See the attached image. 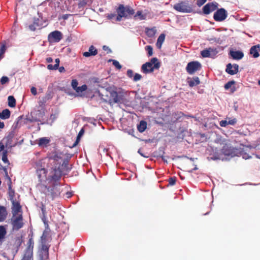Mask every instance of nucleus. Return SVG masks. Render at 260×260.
I'll use <instances>...</instances> for the list:
<instances>
[{"label": "nucleus", "mask_w": 260, "mask_h": 260, "mask_svg": "<svg viewBox=\"0 0 260 260\" xmlns=\"http://www.w3.org/2000/svg\"><path fill=\"white\" fill-rule=\"evenodd\" d=\"M176 178L175 177H171L168 180L169 185L172 186L175 184Z\"/></svg>", "instance_id": "37998d69"}, {"label": "nucleus", "mask_w": 260, "mask_h": 260, "mask_svg": "<svg viewBox=\"0 0 260 260\" xmlns=\"http://www.w3.org/2000/svg\"><path fill=\"white\" fill-rule=\"evenodd\" d=\"M30 91L34 95H36L37 94V89L35 87H32L30 88Z\"/></svg>", "instance_id": "6e6d98bb"}, {"label": "nucleus", "mask_w": 260, "mask_h": 260, "mask_svg": "<svg viewBox=\"0 0 260 260\" xmlns=\"http://www.w3.org/2000/svg\"><path fill=\"white\" fill-rule=\"evenodd\" d=\"M147 122L144 120H141L139 123L137 125L138 131L140 133L144 132L147 128Z\"/></svg>", "instance_id": "b1692460"}, {"label": "nucleus", "mask_w": 260, "mask_h": 260, "mask_svg": "<svg viewBox=\"0 0 260 260\" xmlns=\"http://www.w3.org/2000/svg\"><path fill=\"white\" fill-rule=\"evenodd\" d=\"M98 50L93 46L91 45L89 47L88 51L84 52L83 55L86 57L91 56H95L98 54Z\"/></svg>", "instance_id": "a211bd4d"}, {"label": "nucleus", "mask_w": 260, "mask_h": 260, "mask_svg": "<svg viewBox=\"0 0 260 260\" xmlns=\"http://www.w3.org/2000/svg\"><path fill=\"white\" fill-rule=\"evenodd\" d=\"M2 170L4 171L5 173V177L7 178H8V180H9V178H10V177L9 176L7 168L6 167H4Z\"/></svg>", "instance_id": "864d4df0"}, {"label": "nucleus", "mask_w": 260, "mask_h": 260, "mask_svg": "<svg viewBox=\"0 0 260 260\" xmlns=\"http://www.w3.org/2000/svg\"><path fill=\"white\" fill-rule=\"evenodd\" d=\"M230 55L234 59L239 60L242 59L244 56V54L240 51H231Z\"/></svg>", "instance_id": "aec40b11"}, {"label": "nucleus", "mask_w": 260, "mask_h": 260, "mask_svg": "<svg viewBox=\"0 0 260 260\" xmlns=\"http://www.w3.org/2000/svg\"><path fill=\"white\" fill-rule=\"evenodd\" d=\"M145 49L147 51L148 56L149 57L152 55V54H153V48H152V47L151 46H150V45L146 46V47H145Z\"/></svg>", "instance_id": "ea45409f"}, {"label": "nucleus", "mask_w": 260, "mask_h": 260, "mask_svg": "<svg viewBox=\"0 0 260 260\" xmlns=\"http://www.w3.org/2000/svg\"><path fill=\"white\" fill-rule=\"evenodd\" d=\"M55 64L53 66L51 64H49L47 66V69L50 70H57L59 67V58H56L55 60Z\"/></svg>", "instance_id": "c85d7f7f"}, {"label": "nucleus", "mask_w": 260, "mask_h": 260, "mask_svg": "<svg viewBox=\"0 0 260 260\" xmlns=\"http://www.w3.org/2000/svg\"><path fill=\"white\" fill-rule=\"evenodd\" d=\"M188 85L190 87H193L199 85L200 81L198 77H194L191 80L188 81Z\"/></svg>", "instance_id": "a878e982"}, {"label": "nucleus", "mask_w": 260, "mask_h": 260, "mask_svg": "<svg viewBox=\"0 0 260 260\" xmlns=\"http://www.w3.org/2000/svg\"><path fill=\"white\" fill-rule=\"evenodd\" d=\"M201 54L203 57H211V54L209 48L204 49L201 51Z\"/></svg>", "instance_id": "72a5a7b5"}, {"label": "nucleus", "mask_w": 260, "mask_h": 260, "mask_svg": "<svg viewBox=\"0 0 260 260\" xmlns=\"http://www.w3.org/2000/svg\"><path fill=\"white\" fill-rule=\"evenodd\" d=\"M138 153H139L141 156H143V157H147V156H146L144 155L142 153V152H141V149H139V150H138Z\"/></svg>", "instance_id": "338daca9"}, {"label": "nucleus", "mask_w": 260, "mask_h": 260, "mask_svg": "<svg viewBox=\"0 0 260 260\" xmlns=\"http://www.w3.org/2000/svg\"><path fill=\"white\" fill-rule=\"evenodd\" d=\"M116 15L115 14H114V13H111V14H109L107 16V18L109 19H113L114 18L116 17Z\"/></svg>", "instance_id": "4d7b16f0"}, {"label": "nucleus", "mask_w": 260, "mask_h": 260, "mask_svg": "<svg viewBox=\"0 0 260 260\" xmlns=\"http://www.w3.org/2000/svg\"><path fill=\"white\" fill-rule=\"evenodd\" d=\"M134 17L135 18H136L137 17H139L140 20H142L145 19L146 16L143 14L142 11H138L134 16Z\"/></svg>", "instance_id": "c9c22d12"}, {"label": "nucleus", "mask_w": 260, "mask_h": 260, "mask_svg": "<svg viewBox=\"0 0 260 260\" xmlns=\"http://www.w3.org/2000/svg\"><path fill=\"white\" fill-rule=\"evenodd\" d=\"M47 167L49 169V175L48 178L49 186L42 185L41 191L48 198L53 200L60 194L57 182L60 180L64 172H69L72 167L69 166V158H63L61 153H53L48 157Z\"/></svg>", "instance_id": "f257e3e1"}, {"label": "nucleus", "mask_w": 260, "mask_h": 260, "mask_svg": "<svg viewBox=\"0 0 260 260\" xmlns=\"http://www.w3.org/2000/svg\"><path fill=\"white\" fill-rule=\"evenodd\" d=\"M8 216L7 208L3 206L0 205V222L4 221Z\"/></svg>", "instance_id": "412c9836"}, {"label": "nucleus", "mask_w": 260, "mask_h": 260, "mask_svg": "<svg viewBox=\"0 0 260 260\" xmlns=\"http://www.w3.org/2000/svg\"><path fill=\"white\" fill-rule=\"evenodd\" d=\"M37 25V24L36 23H34V24L29 25V28L32 31H35L36 29Z\"/></svg>", "instance_id": "603ef678"}, {"label": "nucleus", "mask_w": 260, "mask_h": 260, "mask_svg": "<svg viewBox=\"0 0 260 260\" xmlns=\"http://www.w3.org/2000/svg\"><path fill=\"white\" fill-rule=\"evenodd\" d=\"M18 195V200L13 201L11 202L12 204V215H17L20 213L22 214V206L20 205L19 196Z\"/></svg>", "instance_id": "6e6552de"}, {"label": "nucleus", "mask_w": 260, "mask_h": 260, "mask_svg": "<svg viewBox=\"0 0 260 260\" xmlns=\"http://www.w3.org/2000/svg\"><path fill=\"white\" fill-rule=\"evenodd\" d=\"M8 106L10 107L14 108L16 106V100L13 96L10 95L8 98Z\"/></svg>", "instance_id": "c756f323"}, {"label": "nucleus", "mask_w": 260, "mask_h": 260, "mask_svg": "<svg viewBox=\"0 0 260 260\" xmlns=\"http://www.w3.org/2000/svg\"><path fill=\"white\" fill-rule=\"evenodd\" d=\"M27 248L24 252L33 255L34 241L32 237L29 239L27 243Z\"/></svg>", "instance_id": "f3484780"}, {"label": "nucleus", "mask_w": 260, "mask_h": 260, "mask_svg": "<svg viewBox=\"0 0 260 260\" xmlns=\"http://www.w3.org/2000/svg\"><path fill=\"white\" fill-rule=\"evenodd\" d=\"M25 120L26 121H29V122H32L33 121H40V120H39V119H38L37 118H35L34 120H32V119H28V118H26Z\"/></svg>", "instance_id": "bf43d9fd"}, {"label": "nucleus", "mask_w": 260, "mask_h": 260, "mask_svg": "<svg viewBox=\"0 0 260 260\" xmlns=\"http://www.w3.org/2000/svg\"><path fill=\"white\" fill-rule=\"evenodd\" d=\"M9 79L7 76H3L1 79L0 82L2 85L9 83Z\"/></svg>", "instance_id": "79ce46f5"}, {"label": "nucleus", "mask_w": 260, "mask_h": 260, "mask_svg": "<svg viewBox=\"0 0 260 260\" xmlns=\"http://www.w3.org/2000/svg\"><path fill=\"white\" fill-rule=\"evenodd\" d=\"M84 133V129L82 128L78 133V135L77 137L76 141L75 144H74V146H75L76 145V144H77L78 143L81 137L83 135Z\"/></svg>", "instance_id": "e433bc0d"}, {"label": "nucleus", "mask_w": 260, "mask_h": 260, "mask_svg": "<svg viewBox=\"0 0 260 260\" xmlns=\"http://www.w3.org/2000/svg\"><path fill=\"white\" fill-rule=\"evenodd\" d=\"M7 231L5 227L3 225H0V241H2L5 237Z\"/></svg>", "instance_id": "7c9ffc66"}, {"label": "nucleus", "mask_w": 260, "mask_h": 260, "mask_svg": "<svg viewBox=\"0 0 260 260\" xmlns=\"http://www.w3.org/2000/svg\"><path fill=\"white\" fill-rule=\"evenodd\" d=\"M10 222L13 231H18L22 228L24 224L22 214L12 215Z\"/></svg>", "instance_id": "20e7f679"}, {"label": "nucleus", "mask_w": 260, "mask_h": 260, "mask_svg": "<svg viewBox=\"0 0 260 260\" xmlns=\"http://www.w3.org/2000/svg\"><path fill=\"white\" fill-rule=\"evenodd\" d=\"M206 1L207 0H197V5L199 7H201L206 2Z\"/></svg>", "instance_id": "09e8293b"}, {"label": "nucleus", "mask_w": 260, "mask_h": 260, "mask_svg": "<svg viewBox=\"0 0 260 260\" xmlns=\"http://www.w3.org/2000/svg\"><path fill=\"white\" fill-rule=\"evenodd\" d=\"M38 144L40 147H46L50 142V139L47 137H43L38 140Z\"/></svg>", "instance_id": "5701e85b"}, {"label": "nucleus", "mask_w": 260, "mask_h": 260, "mask_svg": "<svg viewBox=\"0 0 260 260\" xmlns=\"http://www.w3.org/2000/svg\"><path fill=\"white\" fill-rule=\"evenodd\" d=\"M219 124H220V125L221 127H225L228 125H229L227 120H221V121H220V123H219Z\"/></svg>", "instance_id": "8fccbe9b"}, {"label": "nucleus", "mask_w": 260, "mask_h": 260, "mask_svg": "<svg viewBox=\"0 0 260 260\" xmlns=\"http://www.w3.org/2000/svg\"><path fill=\"white\" fill-rule=\"evenodd\" d=\"M142 76L138 73H136L135 76H134L133 81L135 82H137L138 81H139L141 79Z\"/></svg>", "instance_id": "de8ad7c7"}, {"label": "nucleus", "mask_w": 260, "mask_h": 260, "mask_svg": "<svg viewBox=\"0 0 260 260\" xmlns=\"http://www.w3.org/2000/svg\"><path fill=\"white\" fill-rule=\"evenodd\" d=\"M46 100H47V98L46 97H44L42 99V101H41L40 102V103H42V104H44L45 103H46Z\"/></svg>", "instance_id": "69168bd1"}, {"label": "nucleus", "mask_w": 260, "mask_h": 260, "mask_svg": "<svg viewBox=\"0 0 260 260\" xmlns=\"http://www.w3.org/2000/svg\"><path fill=\"white\" fill-rule=\"evenodd\" d=\"M103 49L104 50L107 51L108 53L111 52V49L108 46H104Z\"/></svg>", "instance_id": "13d9d810"}, {"label": "nucleus", "mask_w": 260, "mask_h": 260, "mask_svg": "<svg viewBox=\"0 0 260 260\" xmlns=\"http://www.w3.org/2000/svg\"><path fill=\"white\" fill-rule=\"evenodd\" d=\"M46 61L47 62H51L53 61V59L51 57H47L46 58Z\"/></svg>", "instance_id": "e2e57ef3"}, {"label": "nucleus", "mask_w": 260, "mask_h": 260, "mask_svg": "<svg viewBox=\"0 0 260 260\" xmlns=\"http://www.w3.org/2000/svg\"><path fill=\"white\" fill-rule=\"evenodd\" d=\"M49 246L46 244L45 241H42L40 250V256L42 260H45L49 257Z\"/></svg>", "instance_id": "f8f14e48"}, {"label": "nucleus", "mask_w": 260, "mask_h": 260, "mask_svg": "<svg viewBox=\"0 0 260 260\" xmlns=\"http://www.w3.org/2000/svg\"><path fill=\"white\" fill-rule=\"evenodd\" d=\"M87 88V86L86 85L84 84L82 85L81 86L78 87L77 89L76 90V91L78 93L82 92V91H85Z\"/></svg>", "instance_id": "58836bf2"}, {"label": "nucleus", "mask_w": 260, "mask_h": 260, "mask_svg": "<svg viewBox=\"0 0 260 260\" xmlns=\"http://www.w3.org/2000/svg\"><path fill=\"white\" fill-rule=\"evenodd\" d=\"M146 33L149 37H153L156 33V29L155 28H147Z\"/></svg>", "instance_id": "2f4dec72"}, {"label": "nucleus", "mask_w": 260, "mask_h": 260, "mask_svg": "<svg viewBox=\"0 0 260 260\" xmlns=\"http://www.w3.org/2000/svg\"><path fill=\"white\" fill-rule=\"evenodd\" d=\"M160 67V63L156 57L152 58L150 61L143 64L141 67V71L145 74H148L153 72L154 70L158 69Z\"/></svg>", "instance_id": "7ed1b4c3"}, {"label": "nucleus", "mask_w": 260, "mask_h": 260, "mask_svg": "<svg viewBox=\"0 0 260 260\" xmlns=\"http://www.w3.org/2000/svg\"><path fill=\"white\" fill-rule=\"evenodd\" d=\"M117 13L116 21H120L122 18H128L132 15L135 14V10L129 6H124L122 4H120L116 9Z\"/></svg>", "instance_id": "f03ea898"}, {"label": "nucleus", "mask_w": 260, "mask_h": 260, "mask_svg": "<svg viewBox=\"0 0 260 260\" xmlns=\"http://www.w3.org/2000/svg\"><path fill=\"white\" fill-rule=\"evenodd\" d=\"M44 223L45 225V229L44 231L43 234L41 236V239L42 241H45L48 235H49L50 230L47 222L45 220H44Z\"/></svg>", "instance_id": "4be33fe9"}, {"label": "nucleus", "mask_w": 260, "mask_h": 260, "mask_svg": "<svg viewBox=\"0 0 260 260\" xmlns=\"http://www.w3.org/2000/svg\"><path fill=\"white\" fill-rule=\"evenodd\" d=\"M227 17V12L223 8H220L214 13L213 18L216 21H222Z\"/></svg>", "instance_id": "9d476101"}, {"label": "nucleus", "mask_w": 260, "mask_h": 260, "mask_svg": "<svg viewBox=\"0 0 260 260\" xmlns=\"http://www.w3.org/2000/svg\"><path fill=\"white\" fill-rule=\"evenodd\" d=\"M134 73L132 70H128L127 71V75L129 78H132L133 77Z\"/></svg>", "instance_id": "5fc2aeb1"}, {"label": "nucleus", "mask_w": 260, "mask_h": 260, "mask_svg": "<svg viewBox=\"0 0 260 260\" xmlns=\"http://www.w3.org/2000/svg\"><path fill=\"white\" fill-rule=\"evenodd\" d=\"M210 53L211 54V57H213L216 55L218 53V51L216 48H209Z\"/></svg>", "instance_id": "a18cd8bd"}, {"label": "nucleus", "mask_w": 260, "mask_h": 260, "mask_svg": "<svg viewBox=\"0 0 260 260\" xmlns=\"http://www.w3.org/2000/svg\"><path fill=\"white\" fill-rule=\"evenodd\" d=\"M5 148V146L2 143H0V152L3 151Z\"/></svg>", "instance_id": "680f3d73"}, {"label": "nucleus", "mask_w": 260, "mask_h": 260, "mask_svg": "<svg viewBox=\"0 0 260 260\" xmlns=\"http://www.w3.org/2000/svg\"><path fill=\"white\" fill-rule=\"evenodd\" d=\"M165 39V35L164 34H160V35L158 37L157 43H156V46L158 48H160L162 45V44L164 42Z\"/></svg>", "instance_id": "cd10ccee"}, {"label": "nucleus", "mask_w": 260, "mask_h": 260, "mask_svg": "<svg viewBox=\"0 0 260 260\" xmlns=\"http://www.w3.org/2000/svg\"><path fill=\"white\" fill-rule=\"evenodd\" d=\"M71 85H72L73 88L76 90L77 89V88L78 87V82L77 80L76 79L72 80Z\"/></svg>", "instance_id": "c03bdc74"}, {"label": "nucleus", "mask_w": 260, "mask_h": 260, "mask_svg": "<svg viewBox=\"0 0 260 260\" xmlns=\"http://www.w3.org/2000/svg\"><path fill=\"white\" fill-rule=\"evenodd\" d=\"M235 84V82L234 80L230 81H229L228 83H226L224 85V87L226 90H228L229 88H230L232 87V86Z\"/></svg>", "instance_id": "a19ab883"}, {"label": "nucleus", "mask_w": 260, "mask_h": 260, "mask_svg": "<svg viewBox=\"0 0 260 260\" xmlns=\"http://www.w3.org/2000/svg\"><path fill=\"white\" fill-rule=\"evenodd\" d=\"M89 0H80L78 6L79 9L83 8L87 4Z\"/></svg>", "instance_id": "f704fd0d"}, {"label": "nucleus", "mask_w": 260, "mask_h": 260, "mask_svg": "<svg viewBox=\"0 0 260 260\" xmlns=\"http://www.w3.org/2000/svg\"><path fill=\"white\" fill-rule=\"evenodd\" d=\"M32 257L33 255L24 252L21 260H33Z\"/></svg>", "instance_id": "4c0bfd02"}, {"label": "nucleus", "mask_w": 260, "mask_h": 260, "mask_svg": "<svg viewBox=\"0 0 260 260\" xmlns=\"http://www.w3.org/2000/svg\"><path fill=\"white\" fill-rule=\"evenodd\" d=\"M237 122V119L236 118H234L232 119H230L229 121H228V123L229 125H234Z\"/></svg>", "instance_id": "3c124183"}, {"label": "nucleus", "mask_w": 260, "mask_h": 260, "mask_svg": "<svg viewBox=\"0 0 260 260\" xmlns=\"http://www.w3.org/2000/svg\"><path fill=\"white\" fill-rule=\"evenodd\" d=\"M23 242L22 237L18 236L15 237L13 240V248L17 251Z\"/></svg>", "instance_id": "2eb2a0df"}, {"label": "nucleus", "mask_w": 260, "mask_h": 260, "mask_svg": "<svg viewBox=\"0 0 260 260\" xmlns=\"http://www.w3.org/2000/svg\"><path fill=\"white\" fill-rule=\"evenodd\" d=\"M112 60L113 61V64L117 69H121L122 67L120 64L119 62L116 60H110L109 61Z\"/></svg>", "instance_id": "49530a36"}, {"label": "nucleus", "mask_w": 260, "mask_h": 260, "mask_svg": "<svg viewBox=\"0 0 260 260\" xmlns=\"http://www.w3.org/2000/svg\"><path fill=\"white\" fill-rule=\"evenodd\" d=\"M201 64L198 61H192L188 63L186 67V72L190 75L193 74L195 72L201 70Z\"/></svg>", "instance_id": "39448f33"}, {"label": "nucleus", "mask_w": 260, "mask_h": 260, "mask_svg": "<svg viewBox=\"0 0 260 260\" xmlns=\"http://www.w3.org/2000/svg\"><path fill=\"white\" fill-rule=\"evenodd\" d=\"M62 38L61 32L58 30H55L50 33L48 37L49 42L51 43L59 42Z\"/></svg>", "instance_id": "1a4fd4ad"}, {"label": "nucleus", "mask_w": 260, "mask_h": 260, "mask_svg": "<svg viewBox=\"0 0 260 260\" xmlns=\"http://www.w3.org/2000/svg\"><path fill=\"white\" fill-rule=\"evenodd\" d=\"M59 69V71L60 72H64L65 71V69H64V68L63 67H60L58 68Z\"/></svg>", "instance_id": "0e129e2a"}, {"label": "nucleus", "mask_w": 260, "mask_h": 260, "mask_svg": "<svg viewBox=\"0 0 260 260\" xmlns=\"http://www.w3.org/2000/svg\"><path fill=\"white\" fill-rule=\"evenodd\" d=\"M223 152L225 155H232L234 152V149L232 148L228 145L224 146L223 148Z\"/></svg>", "instance_id": "bb28decb"}, {"label": "nucleus", "mask_w": 260, "mask_h": 260, "mask_svg": "<svg viewBox=\"0 0 260 260\" xmlns=\"http://www.w3.org/2000/svg\"><path fill=\"white\" fill-rule=\"evenodd\" d=\"M259 52H260V45L253 46L250 49V54H251L254 58H257L259 56Z\"/></svg>", "instance_id": "dca6fc26"}, {"label": "nucleus", "mask_w": 260, "mask_h": 260, "mask_svg": "<svg viewBox=\"0 0 260 260\" xmlns=\"http://www.w3.org/2000/svg\"><path fill=\"white\" fill-rule=\"evenodd\" d=\"M218 4L217 3H208L203 7V12L205 14L208 15L216 10Z\"/></svg>", "instance_id": "9b49d317"}, {"label": "nucleus", "mask_w": 260, "mask_h": 260, "mask_svg": "<svg viewBox=\"0 0 260 260\" xmlns=\"http://www.w3.org/2000/svg\"><path fill=\"white\" fill-rule=\"evenodd\" d=\"M225 71L230 75H233L236 74L239 71V66L237 64L228 63L226 65Z\"/></svg>", "instance_id": "4468645a"}, {"label": "nucleus", "mask_w": 260, "mask_h": 260, "mask_svg": "<svg viewBox=\"0 0 260 260\" xmlns=\"http://www.w3.org/2000/svg\"><path fill=\"white\" fill-rule=\"evenodd\" d=\"M7 154H8V151L7 150L4 151L3 152L2 159L4 163L9 165L10 163H9V161L8 159Z\"/></svg>", "instance_id": "473e14b6"}, {"label": "nucleus", "mask_w": 260, "mask_h": 260, "mask_svg": "<svg viewBox=\"0 0 260 260\" xmlns=\"http://www.w3.org/2000/svg\"><path fill=\"white\" fill-rule=\"evenodd\" d=\"M123 99L122 92L112 90L110 92V98L109 101V103L110 105L118 103L122 101Z\"/></svg>", "instance_id": "423d86ee"}, {"label": "nucleus", "mask_w": 260, "mask_h": 260, "mask_svg": "<svg viewBox=\"0 0 260 260\" xmlns=\"http://www.w3.org/2000/svg\"><path fill=\"white\" fill-rule=\"evenodd\" d=\"M8 194L9 196L8 199L9 200L11 201V202L15 200H18V198L16 199V193L15 190L12 189V181L11 178H9V181L8 183Z\"/></svg>", "instance_id": "ddd939ff"}, {"label": "nucleus", "mask_w": 260, "mask_h": 260, "mask_svg": "<svg viewBox=\"0 0 260 260\" xmlns=\"http://www.w3.org/2000/svg\"><path fill=\"white\" fill-rule=\"evenodd\" d=\"M47 171L45 168L38 169L36 171V174L40 182H42L43 179L46 176Z\"/></svg>", "instance_id": "6ab92c4d"}, {"label": "nucleus", "mask_w": 260, "mask_h": 260, "mask_svg": "<svg viewBox=\"0 0 260 260\" xmlns=\"http://www.w3.org/2000/svg\"><path fill=\"white\" fill-rule=\"evenodd\" d=\"M174 9L178 12L183 13H189L192 11L191 7L184 2L174 5Z\"/></svg>", "instance_id": "0eeeda50"}, {"label": "nucleus", "mask_w": 260, "mask_h": 260, "mask_svg": "<svg viewBox=\"0 0 260 260\" xmlns=\"http://www.w3.org/2000/svg\"><path fill=\"white\" fill-rule=\"evenodd\" d=\"M178 115H179V117H178L179 118H180L181 117L183 116H185L182 112H181L178 113Z\"/></svg>", "instance_id": "774afa93"}, {"label": "nucleus", "mask_w": 260, "mask_h": 260, "mask_svg": "<svg viewBox=\"0 0 260 260\" xmlns=\"http://www.w3.org/2000/svg\"><path fill=\"white\" fill-rule=\"evenodd\" d=\"M161 157L162 159L165 162H167V158H169V157H168V156H164V155L161 156Z\"/></svg>", "instance_id": "052dcab7"}, {"label": "nucleus", "mask_w": 260, "mask_h": 260, "mask_svg": "<svg viewBox=\"0 0 260 260\" xmlns=\"http://www.w3.org/2000/svg\"><path fill=\"white\" fill-rule=\"evenodd\" d=\"M10 111L8 109H6L0 112V118L2 119H7L10 117Z\"/></svg>", "instance_id": "393cba45"}]
</instances>
